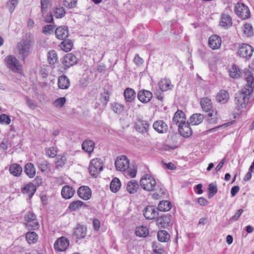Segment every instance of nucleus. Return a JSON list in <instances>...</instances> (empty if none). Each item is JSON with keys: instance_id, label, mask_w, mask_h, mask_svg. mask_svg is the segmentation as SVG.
I'll use <instances>...</instances> for the list:
<instances>
[{"instance_id": "22", "label": "nucleus", "mask_w": 254, "mask_h": 254, "mask_svg": "<svg viewBox=\"0 0 254 254\" xmlns=\"http://www.w3.org/2000/svg\"><path fill=\"white\" fill-rule=\"evenodd\" d=\"M172 122L178 127L186 123L185 113L181 110H178L174 114Z\"/></svg>"}, {"instance_id": "27", "label": "nucleus", "mask_w": 254, "mask_h": 254, "mask_svg": "<svg viewBox=\"0 0 254 254\" xmlns=\"http://www.w3.org/2000/svg\"><path fill=\"white\" fill-rule=\"evenodd\" d=\"M82 207H87V205L83 201L76 200L71 202L68 205V209L70 211H75Z\"/></svg>"}, {"instance_id": "57", "label": "nucleus", "mask_w": 254, "mask_h": 254, "mask_svg": "<svg viewBox=\"0 0 254 254\" xmlns=\"http://www.w3.org/2000/svg\"><path fill=\"white\" fill-rule=\"evenodd\" d=\"M77 0H64V4L65 6L72 8L76 6Z\"/></svg>"}, {"instance_id": "50", "label": "nucleus", "mask_w": 254, "mask_h": 254, "mask_svg": "<svg viewBox=\"0 0 254 254\" xmlns=\"http://www.w3.org/2000/svg\"><path fill=\"white\" fill-rule=\"evenodd\" d=\"M48 61L50 64H54L57 61V55L55 51L52 50L48 53Z\"/></svg>"}, {"instance_id": "21", "label": "nucleus", "mask_w": 254, "mask_h": 254, "mask_svg": "<svg viewBox=\"0 0 254 254\" xmlns=\"http://www.w3.org/2000/svg\"><path fill=\"white\" fill-rule=\"evenodd\" d=\"M190 125V122H186L178 127V131L181 136L184 137H188L192 134V132Z\"/></svg>"}, {"instance_id": "7", "label": "nucleus", "mask_w": 254, "mask_h": 254, "mask_svg": "<svg viewBox=\"0 0 254 254\" xmlns=\"http://www.w3.org/2000/svg\"><path fill=\"white\" fill-rule=\"evenodd\" d=\"M234 11L236 15L242 20L247 19L250 17L249 8L243 3L237 2L235 5Z\"/></svg>"}, {"instance_id": "1", "label": "nucleus", "mask_w": 254, "mask_h": 254, "mask_svg": "<svg viewBox=\"0 0 254 254\" xmlns=\"http://www.w3.org/2000/svg\"><path fill=\"white\" fill-rule=\"evenodd\" d=\"M139 183L141 188L146 191H156L159 192L162 191V186L157 184L155 179L150 174L144 175Z\"/></svg>"}, {"instance_id": "55", "label": "nucleus", "mask_w": 254, "mask_h": 254, "mask_svg": "<svg viewBox=\"0 0 254 254\" xmlns=\"http://www.w3.org/2000/svg\"><path fill=\"white\" fill-rule=\"evenodd\" d=\"M11 122L9 117L4 114L0 115V124L9 125Z\"/></svg>"}, {"instance_id": "15", "label": "nucleus", "mask_w": 254, "mask_h": 254, "mask_svg": "<svg viewBox=\"0 0 254 254\" xmlns=\"http://www.w3.org/2000/svg\"><path fill=\"white\" fill-rule=\"evenodd\" d=\"M77 61L76 56L71 53H68L63 57L62 63L64 66V69H66L75 64Z\"/></svg>"}, {"instance_id": "16", "label": "nucleus", "mask_w": 254, "mask_h": 254, "mask_svg": "<svg viewBox=\"0 0 254 254\" xmlns=\"http://www.w3.org/2000/svg\"><path fill=\"white\" fill-rule=\"evenodd\" d=\"M153 129L158 133L164 134L168 131L167 124L163 120H157L153 124Z\"/></svg>"}, {"instance_id": "2", "label": "nucleus", "mask_w": 254, "mask_h": 254, "mask_svg": "<svg viewBox=\"0 0 254 254\" xmlns=\"http://www.w3.org/2000/svg\"><path fill=\"white\" fill-rule=\"evenodd\" d=\"M33 43L34 39L30 34H26L25 37L18 43L17 48L19 54L22 56L24 60L30 54Z\"/></svg>"}, {"instance_id": "64", "label": "nucleus", "mask_w": 254, "mask_h": 254, "mask_svg": "<svg viewBox=\"0 0 254 254\" xmlns=\"http://www.w3.org/2000/svg\"><path fill=\"white\" fill-rule=\"evenodd\" d=\"M109 99V95L107 92L101 94V101L106 105Z\"/></svg>"}, {"instance_id": "54", "label": "nucleus", "mask_w": 254, "mask_h": 254, "mask_svg": "<svg viewBox=\"0 0 254 254\" xmlns=\"http://www.w3.org/2000/svg\"><path fill=\"white\" fill-rule=\"evenodd\" d=\"M244 33L248 36H251L253 34V27L250 23H246L244 25Z\"/></svg>"}, {"instance_id": "44", "label": "nucleus", "mask_w": 254, "mask_h": 254, "mask_svg": "<svg viewBox=\"0 0 254 254\" xmlns=\"http://www.w3.org/2000/svg\"><path fill=\"white\" fill-rule=\"evenodd\" d=\"M135 234L140 237H145L148 234V230L146 226H140L136 228Z\"/></svg>"}, {"instance_id": "56", "label": "nucleus", "mask_w": 254, "mask_h": 254, "mask_svg": "<svg viewBox=\"0 0 254 254\" xmlns=\"http://www.w3.org/2000/svg\"><path fill=\"white\" fill-rule=\"evenodd\" d=\"M55 28L56 25H47L43 27V32L46 34H51L53 32Z\"/></svg>"}, {"instance_id": "39", "label": "nucleus", "mask_w": 254, "mask_h": 254, "mask_svg": "<svg viewBox=\"0 0 254 254\" xmlns=\"http://www.w3.org/2000/svg\"><path fill=\"white\" fill-rule=\"evenodd\" d=\"M60 46L62 50L65 52H69L72 48L73 43L71 40L64 39Z\"/></svg>"}, {"instance_id": "31", "label": "nucleus", "mask_w": 254, "mask_h": 254, "mask_svg": "<svg viewBox=\"0 0 254 254\" xmlns=\"http://www.w3.org/2000/svg\"><path fill=\"white\" fill-rule=\"evenodd\" d=\"M9 171L12 175L19 177L22 173V168L20 165L13 163L9 166Z\"/></svg>"}, {"instance_id": "5", "label": "nucleus", "mask_w": 254, "mask_h": 254, "mask_svg": "<svg viewBox=\"0 0 254 254\" xmlns=\"http://www.w3.org/2000/svg\"><path fill=\"white\" fill-rule=\"evenodd\" d=\"M26 227L30 230H35L39 228V224L36 215L32 211H27L24 217Z\"/></svg>"}, {"instance_id": "30", "label": "nucleus", "mask_w": 254, "mask_h": 254, "mask_svg": "<svg viewBox=\"0 0 254 254\" xmlns=\"http://www.w3.org/2000/svg\"><path fill=\"white\" fill-rule=\"evenodd\" d=\"M149 126L147 121L139 120L137 124L135 125V129L137 131L141 133H145L148 131V128Z\"/></svg>"}, {"instance_id": "13", "label": "nucleus", "mask_w": 254, "mask_h": 254, "mask_svg": "<svg viewBox=\"0 0 254 254\" xmlns=\"http://www.w3.org/2000/svg\"><path fill=\"white\" fill-rule=\"evenodd\" d=\"M158 208L154 206L148 205L143 210V215L146 219L153 220L158 217Z\"/></svg>"}, {"instance_id": "53", "label": "nucleus", "mask_w": 254, "mask_h": 254, "mask_svg": "<svg viewBox=\"0 0 254 254\" xmlns=\"http://www.w3.org/2000/svg\"><path fill=\"white\" fill-rule=\"evenodd\" d=\"M66 102V98L65 97H60L54 102V105L57 108L62 107Z\"/></svg>"}, {"instance_id": "18", "label": "nucleus", "mask_w": 254, "mask_h": 254, "mask_svg": "<svg viewBox=\"0 0 254 254\" xmlns=\"http://www.w3.org/2000/svg\"><path fill=\"white\" fill-rule=\"evenodd\" d=\"M221 43V38L218 35H212L209 38L208 45L212 50L219 49Z\"/></svg>"}, {"instance_id": "12", "label": "nucleus", "mask_w": 254, "mask_h": 254, "mask_svg": "<svg viewBox=\"0 0 254 254\" xmlns=\"http://www.w3.org/2000/svg\"><path fill=\"white\" fill-rule=\"evenodd\" d=\"M172 220V215L167 213L161 215L159 217L157 218L156 223L159 228H167L170 227Z\"/></svg>"}, {"instance_id": "17", "label": "nucleus", "mask_w": 254, "mask_h": 254, "mask_svg": "<svg viewBox=\"0 0 254 254\" xmlns=\"http://www.w3.org/2000/svg\"><path fill=\"white\" fill-rule=\"evenodd\" d=\"M77 193L80 198L85 200L89 199L92 195L91 189L85 186L80 187L77 190Z\"/></svg>"}, {"instance_id": "24", "label": "nucleus", "mask_w": 254, "mask_h": 254, "mask_svg": "<svg viewBox=\"0 0 254 254\" xmlns=\"http://www.w3.org/2000/svg\"><path fill=\"white\" fill-rule=\"evenodd\" d=\"M75 193L74 189L71 186L65 185L64 186L61 190L62 197L66 199L71 198Z\"/></svg>"}, {"instance_id": "41", "label": "nucleus", "mask_w": 254, "mask_h": 254, "mask_svg": "<svg viewBox=\"0 0 254 254\" xmlns=\"http://www.w3.org/2000/svg\"><path fill=\"white\" fill-rule=\"evenodd\" d=\"M207 120L210 124H216L218 120L217 112L212 109L208 112Z\"/></svg>"}, {"instance_id": "58", "label": "nucleus", "mask_w": 254, "mask_h": 254, "mask_svg": "<svg viewBox=\"0 0 254 254\" xmlns=\"http://www.w3.org/2000/svg\"><path fill=\"white\" fill-rule=\"evenodd\" d=\"M244 210L243 209H238L235 214L233 216H232L229 220L230 222H234L238 220L242 213L243 212Z\"/></svg>"}, {"instance_id": "8", "label": "nucleus", "mask_w": 254, "mask_h": 254, "mask_svg": "<svg viewBox=\"0 0 254 254\" xmlns=\"http://www.w3.org/2000/svg\"><path fill=\"white\" fill-rule=\"evenodd\" d=\"M69 245V239L64 236H62L55 241L54 244V248L58 252H65L67 250Z\"/></svg>"}, {"instance_id": "42", "label": "nucleus", "mask_w": 254, "mask_h": 254, "mask_svg": "<svg viewBox=\"0 0 254 254\" xmlns=\"http://www.w3.org/2000/svg\"><path fill=\"white\" fill-rule=\"evenodd\" d=\"M157 238L161 242H168L170 238L169 234L165 230H160L157 233Z\"/></svg>"}, {"instance_id": "9", "label": "nucleus", "mask_w": 254, "mask_h": 254, "mask_svg": "<svg viewBox=\"0 0 254 254\" xmlns=\"http://www.w3.org/2000/svg\"><path fill=\"white\" fill-rule=\"evenodd\" d=\"M6 66L14 72H18L20 69L19 61L12 55L7 56L4 59Z\"/></svg>"}, {"instance_id": "46", "label": "nucleus", "mask_w": 254, "mask_h": 254, "mask_svg": "<svg viewBox=\"0 0 254 254\" xmlns=\"http://www.w3.org/2000/svg\"><path fill=\"white\" fill-rule=\"evenodd\" d=\"M25 237L30 244L35 243L37 240L38 235L34 231L29 232L26 234Z\"/></svg>"}, {"instance_id": "33", "label": "nucleus", "mask_w": 254, "mask_h": 254, "mask_svg": "<svg viewBox=\"0 0 254 254\" xmlns=\"http://www.w3.org/2000/svg\"><path fill=\"white\" fill-rule=\"evenodd\" d=\"M24 171L30 178H33L36 174V169L32 163H28L25 165Z\"/></svg>"}, {"instance_id": "63", "label": "nucleus", "mask_w": 254, "mask_h": 254, "mask_svg": "<svg viewBox=\"0 0 254 254\" xmlns=\"http://www.w3.org/2000/svg\"><path fill=\"white\" fill-rule=\"evenodd\" d=\"M101 225L100 221L97 218H94L93 220V227L95 231H97L100 229Z\"/></svg>"}, {"instance_id": "28", "label": "nucleus", "mask_w": 254, "mask_h": 254, "mask_svg": "<svg viewBox=\"0 0 254 254\" xmlns=\"http://www.w3.org/2000/svg\"><path fill=\"white\" fill-rule=\"evenodd\" d=\"M58 84L59 87L62 89H66L70 86L69 80L65 75L59 77Z\"/></svg>"}, {"instance_id": "49", "label": "nucleus", "mask_w": 254, "mask_h": 254, "mask_svg": "<svg viewBox=\"0 0 254 254\" xmlns=\"http://www.w3.org/2000/svg\"><path fill=\"white\" fill-rule=\"evenodd\" d=\"M111 107L113 111L117 114H121L124 111L125 107L123 105L118 103L111 104Z\"/></svg>"}, {"instance_id": "45", "label": "nucleus", "mask_w": 254, "mask_h": 254, "mask_svg": "<svg viewBox=\"0 0 254 254\" xmlns=\"http://www.w3.org/2000/svg\"><path fill=\"white\" fill-rule=\"evenodd\" d=\"M53 13L57 18L63 17L65 14L64 8L62 6L55 7L53 10Z\"/></svg>"}, {"instance_id": "4", "label": "nucleus", "mask_w": 254, "mask_h": 254, "mask_svg": "<svg viewBox=\"0 0 254 254\" xmlns=\"http://www.w3.org/2000/svg\"><path fill=\"white\" fill-rule=\"evenodd\" d=\"M254 52V49L251 45L246 43H241L238 47L236 54L240 58L249 61L252 58Z\"/></svg>"}, {"instance_id": "32", "label": "nucleus", "mask_w": 254, "mask_h": 254, "mask_svg": "<svg viewBox=\"0 0 254 254\" xmlns=\"http://www.w3.org/2000/svg\"><path fill=\"white\" fill-rule=\"evenodd\" d=\"M94 142L91 140H85L82 144V149L86 152L91 154L94 150Z\"/></svg>"}, {"instance_id": "43", "label": "nucleus", "mask_w": 254, "mask_h": 254, "mask_svg": "<svg viewBox=\"0 0 254 254\" xmlns=\"http://www.w3.org/2000/svg\"><path fill=\"white\" fill-rule=\"evenodd\" d=\"M121 186V183L120 180L117 178H114L110 184V190L113 192H117Z\"/></svg>"}, {"instance_id": "61", "label": "nucleus", "mask_w": 254, "mask_h": 254, "mask_svg": "<svg viewBox=\"0 0 254 254\" xmlns=\"http://www.w3.org/2000/svg\"><path fill=\"white\" fill-rule=\"evenodd\" d=\"M133 62L136 65L140 66L143 64L144 61L139 56L138 54H136L133 59Z\"/></svg>"}, {"instance_id": "47", "label": "nucleus", "mask_w": 254, "mask_h": 254, "mask_svg": "<svg viewBox=\"0 0 254 254\" xmlns=\"http://www.w3.org/2000/svg\"><path fill=\"white\" fill-rule=\"evenodd\" d=\"M20 0H8L6 3V6L8 8L9 12L12 14L16 7L17 6Z\"/></svg>"}, {"instance_id": "11", "label": "nucleus", "mask_w": 254, "mask_h": 254, "mask_svg": "<svg viewBox=\"0 0 254 254\" xmlns=\"http://www.w3.org/2000/svg\"><path fill=\"white\" fill-rule=\"evenodd\" d=\"M36 186L31 182L23 185L21 188L22 193L27 196V200H30L31 199L36 191Z\"/></svg>"}, {"instance_id": "38", "label": "nucleus", "mask_w": 254, "mask_h": 254, "mask_svg": "<svg viewBox=\"0 0 254 254\" xmlns=\"http://www.w3.org/2000/svg\"><path fill=\"white\" fill-rule=\"evenodd\" d=\"M172 207V204L168 200L160 201L158 205V210L160 211L166 212L169 211Z\"/></svg>"}, {"instance_id": "62", "label": "nucleus", "mask_w": 254, "mask_h": 254, "mask_svg": "<svg viewBox=\"0 0 254 254\" xmlns=\"http://www.w3.org/2000/svg\"><path fill=\"white\" fill-rule=\"evenodd\" d=\"M152 248L155 254H162V253L164 251V250L162 248H158L156 243L152 244Z\"/></svg>"}, {"instance_id": "36", "label": "nucleus", "mask_w": 254, "mask_h": 254, "mask_svg": "<svg viewBox=\"0 0 254 254\" xmlns=\"http://www.w3.org/2000/svg\"><path fill=\"white\" fill-rule=\"evenodd\" d=\"M124 94L127 102H130L135 99L136 93L134 90L131 88H126L124 91Z\"/></svg>"}, {"instance_id": "40", "label": "nucleus", "mask_w": 254, "mask_h": 254, "mask_svg": "<svg viewBox=\"0 0 254 254\" xmlns=\"http://www.w3.org/2000/svg\"><path fill=\"white\" fill-rule=\"evenodd\" d=\"M229 75L231 78L238 79L240 78L241 72L238 66L233 64L232 67L229 69Z\"/></svg>"}, {"instance_id": "19", "label": "nucleus", "mask_w": 254, "mask_h": 254, "mask_svg": "<svg viewBox=\"0 0 254 254\" xmlns=\"http://www.w3.org/2000/svg\"><path fill=\"white\" fill-rule=\"evenodd\" d=\"M152 98V94L149 91L142 89L140 90L137 94L138 99L143 103L149 102Z\"/></svg>"}, {"instance_id": "37", "label": "nucleus", "mask_w": 254, "mask_h": 254, "mask_svg": "<svg viewBox=\"0 0 254 254\" xmlns=\"http://www.w3.org/2000/svg\"><path fill=\"white\" fill-rule=\"evenodd\" d=\"M38 167L42 172H47L50 170V164L44 159L40 158L37 162Z\"/></svg>"}, {"instance_id": "3", "label": "nucleus", "mask_w": 254, "mask_h": 254, "mask_svg": "<svg viewBox=\"0 0 254 254\" xmlns=\"http://www.w3.org/2000/svg\"><path fill=\"white\" fill-rule=\"evenodd\" d=\"M252 95V89H243L237 92L235 94V102L236 107L240 108H245L247 107L250 98Z\"/></svg>"}, {"instance_id": "14", "label": "nucleus", "mask_w": 254, "mask_h": 254, "mask_svg": "<svg viewBox=\"0 0 254 254\" xmlns=\"http://www.w3.org/2000/svg\"><path fill=\"white\" fill-rule=\"evenodd\" d=\"M232 24L231 16L226 11L222 12L220 16L219 25L224 29H227L231 27Z\"/></svg>"}, {"instance_id": "60", "label": "nucleus", "mask_w": 254, "mask_h": 254, "mask_svg": "<svg viewBox=\"0 0 254 254\" xmlns=\"http://www.w3.org/2000/svg\"><path fill=\"white\" fill-rule=\"evenodd\" d=\"M25 99H26L27 106L29 108H30L31 109H35L36 108L37 105H36V103L33 101H32L30 98H29L28 97L26 96Z\"/></svg>"}, {"instance_id": "59", "label": "nucleus", "mask_w": 254, "mask_h": 254, "mask_svg": "<svg viewBox=\"0 0 254 254\" xmlns=\"http://www.w3.org/2000/svg\"><path fill=\"white\" fill-rule=\"evenodd\" d=\"M46 154L49 157L54 158L57 155V151L54 147H50L46 150Z\"/></svg>"}, {"instance_id": "51", "label": "nucleus", "mask_w": 254, "mask_h": 254, "mask_svg": "<svg viewBox=\"0 0 254 254\" xmlns=\"http://www.w3.org/2000/svg\"><path fill=\"white\" fill-rule=\"evenodd\" d=\"M217 192V186L214 183H211L209 185L208 188V197L209 198L213 197Z\"/></svg>"}, {"instance_id": "29", "label": "nucleus", "mask_w": 254, "mask_h": 254, "mask_svg": "<svg viewBox=\"0 0 254 254\" xmlns=\"http://www.w3.org/2000/svg\"><path fill=\"white\" fill-rule=\"evenodd\" d=\"M159 87L162 91H166L168 90L171 89L173 87V85L171 84V82L170 79L163 78L159 81Z\"/></svg>"}, {"instance_id": "6", "label": "nucleus", "mask_w": 254, "mask_h": 254, "mask_svg": "<svg viewBox=\"0 0 254 254\" xmlns=\"http://www.w3.org/2000/svg\"><path fill=\"white\" fill-rule=\"evenodd\" d=\"M103 169L102 161L100 159L95 158L91 160L89 172L92 177H97Z\"/></svg>"}, {"instance_id": "52", "label": "nucleus", "mask_w": 254, "mask_h": 254, "mask_svg": "<svg viewBox=\"0 0 254 254\" xmlns=\"http://www.w3.org/2000/svg\"><path fill=\"white\" fill-rule=\"evenodd\" d=\"M41 13L43 16L44 13L47 11L49 6L50 3V0H41Z\"/></svg>"}, {"instance_id": "26", "label": "nucleus", "mask_w": 254, "mask_h": 254, "mask_svg": "<svg viewBox=\"0 0 254 254\" xmlns=\"http://www.w3.org/2000/svg\"><path fill=\"white\" fill-rule=\"evenodd\" d=\"M200 104L202 110L205 112L210 111L212 109V105L211 100L208 97H203L201 99Z\"/></svg>"}, {"instance_id": "34", "label": "nucleus", "mask_w": 254, "mask_h": 254, "mask_svg": "<svg viewBox=\"0 0 254 254\" xmlns=\"http://www.w3.org/2000/svg\"><path fill=\"white\" fill-rule=\"evenodd\" d=\"M203 119V116L201 114H193L190 118V124L192 126L199 125L202 122Z\"/></svg>"}, {"instance_id": "25", "label": "nucleus", "mask_w": 254, "mask_h": 254, "mask_svg": "<svg viewBox=\"0 0 254 254\" xmlns=\"http://www.w3.org/2000/svg\"><path fill=\"white\" fill-rule=\"evenodd\" d=\"M139 185L138 182L135 180H131L127 185V190L130 194L135 193L139 189Z\"/></svg>"}, {"instance_id": "35", "label": "nucleus", "mask_w": 254, "mask_h": 254, "mask_svg": "<svg viewBox=\"0 0 254 254\" xmlns=\"http://www.w3.org/2000/svg\"><path fill=\"white\" fill-rule=\"evenodd\" d=\"M229 99L228 92L224 90H220L217 95V100L221 103H226Z\"/></svg>"}, {"instance_id": "23", "label": "nucleus", "mask_w": 254, "mask_h": 254, "mask_svg": "<svg viewBox=\"0 0 254 254\" xmlns=\"http://www.w3.org/2000/svg\"><path fill=\"white\" fill-rule=\"evenodd\" d=\"M55 34L58 39L64 40L68 35V29L66 26H61L57 28L55 30Z\"/></svg>"}, {"instance_id": "48", "label": "nucleus", "mask_w": 254, "mask_h": 254, "mask_svg": "<svg viewBox=\"0 0 254 254\" xmlns=\"http://www.w3.org/2000/svg\"><path fill=\"white\" fill-rule=\"evenodd\" d=\"M246 80L247 83L246 85V86L243 89L250 90L252 89V93L254 90V77L251 75H249L246 78Z\"/></svg>"}, {"instance_id": "20", "label": "nucleus", "mask_w": 254, "mask_h": 254, "mask_svg": "<svg viewBox=\"0 0 254 254\" xmlns=\"http://www.w3.org/2000/svg\"><path fill=\"white\" fill-rule=\"evenodd\" d=\"M87 233V228L86 226L78 224L74 229L73 236L78 239H83L85 237Z\"/></svg>"}, {"instance_id": "10", "label": "nucleus", "mask_w": 254, "mask_h": 254, "mask_svg": "<svg viewBox=\"0 0 254 254\" xmlns=\"http://www.w3.org/2000/svg\"><path fill=\"white\" fill-rule=\"evenodd\" d=\"M115 165L117 170L125 171L128 169L129 162L128 158L125 155H121L117 158Z\"/></svg>"}]
</instances>
